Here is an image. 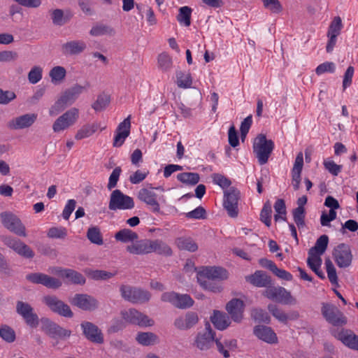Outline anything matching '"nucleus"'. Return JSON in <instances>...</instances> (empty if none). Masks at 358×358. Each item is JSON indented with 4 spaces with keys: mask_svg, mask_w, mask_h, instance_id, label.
I'll list each match as a JSON object with an SVG mask.
<instances>
[{
    "mask_svg": "<svg viewBox=\"0 0 358 358\" xmlns=\"http://www.w3.org/2000/svg\"><path fill=\"white\" fill-rule=\"evenodd\" d=\"M263 295L268 299L284 305H294L296 303V299L292 296L290 292L280 286L270 285L264 291Z\"/></svg>",
    "mask_w": 358,
    "mask_h": 358,
    "instance_id": "nucleus-4",
    "label": "nucleus"
},
{
    "mask_svg": "<svg viewBox=\"0 0 358 358\" xmlns=\"http://www.w3.org/2000/svg\"><path fill=\"white\" fill-rule=\"evenodd\" d=\"M0 217L3 225L10 231L20 236H27L25 227L15 215L10 212H3Z\"/></svg>",
    "mask_w": 358,
    "mask_h": 358,
    "instance_id": "nucleus-8",
    "label": "nucleus"
},
{
    "mask_svg": "<svg viewBox=\"0 0 358 358\" xmlns=\"http://www.w3.org/2000/svg\"><path fill=\"white\" fill-rule=\"evenodd\" d=\"M117 241L122 243H131L138 239V234L129 229H123L118 231L114 236Z\"/></svg>",
    "mask_w": 358,
    "mask_h": 358,
    "instance_id": "nucleus-36",
    "label": "nucleus"
},
{
    "mask_svg": "<svg viewBox=\"0 0 358 358\" xmlns=\"http://www.w3.org/2000/svg\"><path fill=\"white\" fill-rule=\"evenodd\" d=\"M247 281L258 287H268L271 285V279L266 272L257 271L254 274L246 277Z\"/></svg>",
    "mask_w": 358,
    "mask_h": 358,
    "instance_id": "nucleus-29",
    "label": "nucleus"
},
{
    "mask_svg": "<svg viewBox=\"0 0 358 358\" xmlns=\"http://www.w3.org/2000/svg\"><path fill=\"white\" fill-rule=\"evenodd\" d=\"M127 252L132 255H145L150 253L149 239L134 241L126 248Z\"/></svg>",
    "mask_w": 358,
    "mask_h": 358,
    "instance_id": "nucleus-30",
    "label": "nucleus"
},
{
    "mask_svg": "<svg viewBox=\"0 0 358 358\" xmlns=\"http://www.w3.org/2000/svg\"><path fill=\"white\" fill-rule=\"evenodd\" d=\"M42 78V68L38 66H34L28 74L29 81L31 84H36Z\"/></svg>",
    "mask_w": 358,
    "mask_h": 358,
    "instance_id": "nucleus-58",
    "label": "nucleus"
},
{
    "mask_svg": "<svg viewBox=\"0 0 358 358\" xmlns=\"http://www.w3.org/2000/svg\"><path fill=\"white\" fill-rule=\"evenodd\" d=\"M212 178L213 182L221 187L222 189L229 187L231 183L229 179L222 174L214 173L212 176Z\"/></svg>",
    "mask_w": 358,
    "mask_h": 358,
    "instance_id": "nucleus-59",
    "label": "nucleus"
},
{
    "mask_svg": "<svg viewBox=\"0 0 358 358\" xmlns=\"http://www.w3.org/2000/svg\"><path fill=\"white\" fill-rule=\"evenodd\" d=\"M326 270L328 278L332 285H338V276L336 268L330 259L325 260Z\"/></svg>",
    "mask_w": 358,
    "mask_h": 358,
    "instance_id": "nucleus-50",
    "label": "nucleus"
},
{
    "mask_svg": "<svg viewBox=\"0 0 358 358\" xmlns=\"http://www.w3.org/2000/svg\"><path fill=\"white\" fill-rule=\"evenodd\" d=\"M210 320L215 327L219 330H224L227 329L231 324L229 316L218 310H214L213 315L210 317Z\"/></svg>",
    "mask_w": 358,
    "mask_h": 358,
    "instance_id": "nucleus-31",
    "label": "nucleus"
},
{
    "mask_svg": "<svg viewBox=\"0 0 358 358\" xmlns=\"http://www.w3.org/2000/svg\"><path fill=\"white\" fill-rule=\"evenodd\" d=\"M254 334L263 341L273 344L278 342V337L273 330L266 326L259 325L254 328Z\"/></svg>",
    "mask_w": 358,
    "mask_h": 358,
    "instance_id": "nucleus-25",
    "label": "nucleus"
},
{
    "mask_svg": "<svg viewBox=\"0 0 358 358\" xmlns=\"http://www.w3.org/2000/svg\"><path fill=\"white\" fill-rule=\"evenodd\" d=\"M323 164L324 168L334 176H337L342 170V166L336 164L332 160H325Z\"/></svg>",
    "mask_w": 358,
    "mask_h": 358,
    "instance_id": "nucleus-62",
    "label": "nucleus"
},
{
    "mask_svg": "<svg viewBox=\"0 0 358 358\" xmlns=\"http://www.w3.org/2000/svg\"><path fill=\"white\" fill-rule=\"evenodd\" d=\"M215 340L214 333L210 325L207 323L205 327V331L199 333L195 340L196 346L201 350H206L213 345Z\"/></svg>",
    "mask_w": 358,
    "mask_h": 358,
    "instance_id": "nucleus-23",
    "label": "nucleus"
},
{
    "mask_svg": "<svg viewBox=\"0 0 358 358\" xmlns=\"http://www.w3.org/2000/svg\"><path fill=\"white\" fill-rule=\"evenodd\" d=\"M55 272L59 276L67 279L68 282L79 285H83L85 282V277L76 271L69 268L61 269L56 268Z\"/></svg>",
    "mask_w": 358,
    "mask_h": 358,
    "instance_id": "nucleus-28",
    "label": "nucleus"
},
{
    "mask_svg": "<svg viewBox=\"0 0 358 358\" xmlns=\"http://www.w3.org/2000/svg\"><path fill=\"white\" fill-rule=\"evenodd\" d=\"M26 278L32 283L41 284L50 289H57L62 286V282L59 280L42 273H29Z\"/></svg>",
    "mask_w": 358,
    "mask_h": 358,
    "instance_id": "nucleus-17",
    "label": "nucleus"
},
{
    "mask_svg": "<svg viewBox=\"0 0 358 358\" xmlns=\"http://www.w3.org/2000/svg\"><path fill=\"white\" fill-rule=\"evenodd\" d=\"M244 308V302L239 299H232L226 305L227 311L236 322H240L242 320Z\"/></svg>",
    "mask_w": 358,
    "mask_h": 358,
    "instance_id": "nucleus-24",
    "label": "nucleus"
},
{
    "mask_svg": "<svg viewBox=\"0 0 358 358\" xmlns=\"http://www.w3.org/2000/svg\"><path fill=\"white\" fill-rule=\"evenodd\" d=\"M138 197L141 201L150 206L152 213H160V206L157 200V195L152 189L147 188L140 189L138 194Z\"/></svg>",
    "mask_w": 358,
    "mask_h": 358,
    "instance_id": "nucleus-21",
    "label": "nucleus"
},
{
    "mask_svg": "<svg viewBox=\"0 0 358 358\" xmlns=\"http://www.w3.org/2000/svg\"><path fill=\"white\" fill-rule=\"evenodd\" d=\"M41 321L42 330L52 338L65 339L71 335V330L62 327L48 318H42Z\"/></svg>",
    "mask_w": 358,
    "mask_h": 358,
    "instance_id": "nucleus-10",
    "label": "nucleus"
},
{
    "mask_svg": "<svg viewBox=\"0 0 358 358\" xmlns=\"http://www.w3.org/2000/svg\"><path fill=\"white\" fill-rule=\"evenodd\" d=\"M43 302L55 313L60 316L71 318L73 316L69 305L59 299L55 296H45L43 298Z\"/></svg>",
    "mask_w": 358,
    "mask_h": 358,
    "instance_id": "nucleus-11",
    "label": "nucleus"
},
{
    "mask_svg": "<svg viewBox=\"0 0 358 358\" xmlns=\"http://www.w3.org/2000/svg\"><path fill=\"white\" fill-rule=\"evenodd\" d=\"M322 314L329 323L334 326H342L347 322L345 317L334 305L323 303Z\"/></svg>",
    "mask_w": 358,
    "mask_h": 358,
    "instance_id": "nucleus-13",
    "label": "nucleus"
},
{
    "mask_svg": "<svg viewBox=\"0 0 358 358\" xmlns=\"http://www.w3.org/2000/svg\"><path fill=\"white\" fill-rule=\"evenodd\" d=\"M38 117L36 113H26L13 118L8 122V127L13 130H20L31 127Z\"/></svg>",
    "mask_w": 358,
    "mask_h": 358,
    "instance_id": "nucleus-18",
    "label": "nucleus"
},
{
    "mask_svg": "<svg viewBox=\"0 0 358 358\" xmlns=\"http://www.w3.org/2000/svg\"><path fill=\"white\" fill-rule=\"evenodd\" d=\"M121 315L125 322L140 327H152L155 322L146 315L139 312L135 308L121 311Z\"/></svg>",
    "mask_w": 358,
    "mask_h": 358,
    "instance_id": "nucleus-7",
    "label": "nucleus"
},
{
    "mask_svg": "<svg viewBox=\"0 0 358 358\" xmlns=\"http://www.w3.org/2000/svg\"><path fill=\"white\" fill-rule=\"evenodd\" d=\"M329 243V237L327 235H322L316 241L315 246L311 248L308 251V255H315L321 256L327 250Z\"/></svg>",
    "mask_w": 358,
    "mask_h": 358,
    "instance_id": "nucleus-34",
    "label": "nucleus"
},
{
    "mask_svg": "<svg viewBox=\"0 0 358 358\" xmlns=\"http://www.w3.org/2000/svg\"><path fill=\"white\" fill-rule=\"evenodd\" d=\"M83 335L91 342L101 344L103 343V336L101 329L94 323L84 321L80 324Z\"/></svg>",
    "mask_w": 358,
    "mask_h": 358,
    "instance_id": "nucleus-19",
    "label": "nucleus"
},
{
    "mask_svg": "<svg viewBox=\"0 0 358 358\" xmlns=\"http://www.w3.org/2000/svg\"><path fill=\"white\" fill-rule=\"evenodd\" d=\"M293 219L299 229L305 226L306 210L304 208L297 207L292 211Z\"/></svg>",
    "mask_w": 358,
    "mask_h": 358,
    "instance_id": "nucleus-47",
    "label": "nucleus"
},
{
    "mask_svg": "<svg viewBox=\"0 0 358 358\" xmlns=\"http://www.w3.org/2000/svg\"><path fill=\"white\" fill-rule=\"evenodd\" d=\"M158 67L164 72L169 71L172 67V59L165 52L161 53L157 59Z\"/></svg>",
    "mask_w": 358,
    "mask_h": 358,
    "instance_id": "nucleus-45",
    "label": "nucleus"
},
{
    "mask_svg": "<svg viewBox=\"0 0 358 358\" xmlns=\"http://www.w3.org/2000/svg\"><path fill=\"white\" fill-rule=\"evenodd\" d=\"M268 310L271 315L279 322L287 324L289 316L276 305L270 303L268 305Z\"/></svg>",
    "mask_w": 358,
    "mask_h": 358,
    "instance_id": "nucleus-44",
    "label": "nucleus"
},
{
    "mask_svg": "<svg viewBox=\"0 0 358 358\" xmlns=\"http://www.w3.org/2000/svg\"><path fill=\"white\" fill-rule=\"evenodd\" d=\"M110 102V99L106 95H99L96 101L92 104V108L96 111H100L104 109Z\"/></svg>",
    "mask_w": 358,
    "mask_h": 358,
    "instance_id": "nucleus-63",
    "label": "nucleus"
},
{
    "mask_svg": "<svg viewBox=\"0 0 358 358\" xmlns=\"http://www.w3.org/2000/svg\"><path fill=\"white\" fill-rule=\"evenodd\" d=\"M253 152L261 165L267 163L268 158L274 149V143L268 140L264 134H259L253 142Z\"/></svg>",
    "mask_w": 358,
    "mask_h": 358,
    "instance_id": "nucleus-2",
    "label": "nucleus"
},
{
    "mask_svg": "<svg viewBox=\"0 0 358 358\" xmlns=\"http://www.w3.org/2000/svg\"><path fill=\"white\" fill-rule=\"evenodd\" d=\"M355 69L353 66H350L348 67L347 70L345 71L344 76H343V90H345L348 87H350L352 82V77L354 75Z\"/></svg>",
    "mask_w": 358,
    "mask_h": 358,
    "instance_id": "nucleus-64",
    "label": "nucleus"
},
{
    "mask_svg": "<svg viewBox=\"0 0 358 358\" xmlns=\"http://www.w3.org/2000/svg\"><path fill=\"white\" fill-rule=\"evenodd\" d=\"M274 209L277 213V214L274 215L275 222L278 221L280 219L285 220V217L280 216L281 215H286V206L283 199H278L275 201L274 204Z\"/></svg>",
    "mask_w": 358,
    "mask_h": 358,
    "instance_id": "nucleus-55",
    "label": "nucleus"
},
{
    "mask_svg": "<svg viewBox=\"0 0 358 358\" xmlns=\"http://www.w3.org/2000/svg\"><path fill=\"white\" fill-rule=\"evenodd\" d=\"M87 44L82 40L68 41L62 45L63 54L66 55H77L85 51Z\"/></svg>",
    "mask_w": 358,
    "mask_h": 358,
    "instance_id": "nucleus-26",
    "label": "nucleus"
},
{
    "mask_svg": "<svg viewBox=\"0 0 358 358\" xmlns=\"http://www.w3.org/2000/svg\"><path fill=\"white\" fill-rule=\"evenodd\" d=\"M176 245L180 250H187L193 252L198 250V245L190 237H180L176 241Z\"/></svg>",
    "mask_w": 358,
    "mask_h": 358,
    "instance_id": "nucleus-38",
    "label": "nucleus"
},
{
    "mask_svg": "<svg viewBox=\"0 0 358 358\" xmlns=\"http://www.w3.org/2000/svg\"><path fill=\"white\" fill-rule=\"evenodd\" d=\"M136 341L143 346L154 345L159 343V337L152 332H138L136 336Z\"/></svg>",
    "mask_w": 358,
    "mask_h": 358,
    "instance_id": "nucleus-32",
    "label": "nucleus"
},
{
    "mask_svg": "<svg viewBox=\"0 0 358 358\" xmlns=\"http://www.w3.org/2000/svg\"><path fill=\"white\" fill-rule=\"evenodd\" d=\"M307 264L310 268L321 279H324V273L321 271L322 259L320 256L315 255H308Z\"/></svg>",
    "mask_w": 358,
    "mask_h": 358,
    "instance_id": "nucleus-35",
    "label": "nucleus"
},
{
    "mask_svg": "<svg viewBox=\"0 0 358 358\" xmlns=\"http://www.w3.org/2000/svg\"><path fill=\"white\" fill-rule=\"evenodd\" d=\"M176 298V307L178 308H188L194 303L193 299L188 294H178V297Z\"/></svg>",
    "mask_w": 358,
    "mask_h": 358,
    "instance_id": "nucleus-48",
    "label": "nucleus"
},
{
    "mask_svg": "<svg viewBox=\"0 0 358 358\" xmlns=\"http://www.w3.org/2000/svg\"><path fill=\"white\" fill-rule=\"evenodd\" d=\"M85 90V87L80 85H74L66 90L61 97L50 108L49 113L51 116L57 115L67 106L71 105L78 99L80 94Z\"/></svg>",
    "mask_w": 358,
    "mask_h": 358,
    "instance_id": "nucleus-1",
    "label": "nucleus"
},
{
    "mask_svg": "<svg viewBox=\"0 0 358 358\" xmlns=\"http://www.w3.org/2000/svg\"><path fill=\"white\" fill-rule=\"evenodd\" d=\"M343 27L342 20L339 16L335 17L331 21L329 29L327 31L328 34H334L339 36Z\"/></svg>",
    "mask_w": 358,
    "mask_h": 358,
    "instance_id": "nucleus-52",
    "label": "nucleus"
},
{
    "mask_svg": "<svg viewBox=\"0 0 358 358\" xmlns=\"http://www.w3.org/2000/svg\"><path fill=\"white\" fill-rule=\"evenodd\" d=\"M336 65L332 62H326L318 65L315 69L317 75L320 76L324 73H334Z\"/></svg>",
    "mask_w": 358,
    "mask_h": 358,
    "instance_id": "nucleus-56",
    "label": "nucleus"
},
{
    "mask_svg": "<svg viewBox=\"0 0 358 358\" xmlns=\"http://www.w3.org/2000/svg\"><path fill=\"white\" fill-rule=\"evenodd\" d=\"M79 117V110L72 108L59 116L53 123L52 129L55 132H60L73 125Z\"/></svg>",
    "mask_w": 358,
    "mask_h": 358,
    "instance_id": "nucleus-12",
    "label": "nucleus"
},
{
    "mask_svg": "<svg viewBox=\"0 0 358 358\" xmlns=\"http://www.w3.org/2000/svg\"><path fill=\"white\" fill-rule=\"evenodd\" d=\"M192 11V8L187 6L180 8L177 20L181 25L189 27L191 24Z\"/></svg>",
    "mask_w": 358,
    "mask_h": 358,
    "instance_id": "nucleus-43",
    "label": "nucleus"
},
{
    "mask_svg": "<svg viewBox=\"0 0 358 358\" xmlns=\"http://www.w3.org/2000/svg\"><path fill=\"white\" fill-rule=\"evenodd\" d=\"M49 75L52 82H59L64 78L66 70L62 66H55L50 70Z\"/></svg>",
    "mask_w": 358,
    "mask_h": 358,
    "instance_id": "nucleus-53",
    "label": "nucleus"
},
{
    "mask_svg": "<svg viewBox=\"0 0 358 358\" xmlns=\"http://www.w3.org/2000/svg\"><path fill=\"white\" fill-rule=\"evenodd\" d=\"M176 83L180 88H189L192 84V78L189 72L178 71L176 72Z\"/></svg>",
    "mask_w": 358,
    "mask_h": 358,
    "instance_id": "nucleus-41",
    "label": "nucleus"
},
{
    "mask_svg": "<svg viewBox=\"0 0 358 358\" xmlns=\"http://www.w3.org/2000/svg\"><path fill=\"white\" fill-rule=\"evenodd\" d=\"M264 6L271 12L278 13L282 11V7L278 0H262Z\"/></svg>",
    "mask_w": 358,
    "mask_h": 358,
    "instance_id": "nucleus-60",
    "label": "nucleus"
},
{
    "mask_svg": "<svg viewBox=\"0 0 358 358\" xmlns=\"http://www.w3.org/2000/svg\"><path fill=\"white\" fill-rule=\"evenodd\" d=\"M90 34L92 36H112L115 34V30L110 26L103 24H96L92 27Z\"/></svg>",
    "mask_w": 358,
    "mask_h": 358,
    "instance_id": "nucleus-40",
    "label": "nucleus"
},
{
    "mask_svg": "<svg viewBox=\"0 0 358 358\" xmlns=\"http://www.w3.org/2000/svg\"><path fill=\"white\" fill-rule=\"evenodd\" d=\"M0 337L7 343L15 341L16 335L15 331L9 326L3 324L0 327Z\"/></svg>",
    "mask_w": 358,
    "mask_h": 358,
    "instance_id": "nucleus-46",
    "label": "nucleus"
},
{
    "mask_svg": "<svg viewBox=\"0 0 358 358\" xmlns=\"http://www.w3.org/2000/svg\"><path fill=\"white\" fill-rule=\"evenodd\" d=\"M228 277L229 273L227 271L220 266H206L203 268L197 273V278L218 281L226 280Z\"/></svg>",
    "mask_w": 358,
    "mask_h": 358,
    "instance_id": "nucleus-16",
    "label": "nucleus"
},
{
    "mask_svg": "<svg viewBox=\"0 0 358 358\" xmlns=\"http://www.w3.org/2000/svg\"><path fill=\"white\" fill-rule=\"evenodd\" d=\"M121 296L132 303H145L150 301V292L139 287L122 285L120 287Z\"/></svg>",
    "mask_w": 358,
    "mask_h": 358,
    "instance_id": "nucleus-3",
    "label": "nucleus"
},
{
    "mask_svg": "<svg viewBox=\"0 0 358 358\" xmlns=\"http://www.w3.org/2000/svg\"><path fill=\"white\" fill-rule=\"evenodd\" d=\"M271 206L268 201L266 202L260 213V220L268 227L271 224Z\"/></svg>",
    "mask_w": 358,
    "mask_h": 358,
    "instance_id": "nucleus-49",
    "label": "nucleus"
},
{
    "mask_svg": "<svg viewBox=\"0 0 358 358\" xmlns=\"http://www.w3.org/2000/svg\"><path fill=\"white\" fill-rule=\"evenodd\" d=\"M121 173L122 169L120 166H117L113 169L109 177L108 183L107 185V188L109 190H111L116 187Z\"/></svg>",
    "mask_w": 358,
    "mask_h": 358,
    "instance_id": "nucleus-57",
    "label": "nucleus"
},
{
    "mask_svg": "<svg viewBox=\"0 0 358 358\" xmlns=\"http://www.w3.org/2000/svg\"><path fill=\"white\" fill-rule=\"evenodd\" d=\"M252 124V117L251 115H248L245 117L243 121L241 124L240 131H241V138L243 141L245 138L246 137L250 128Z\"/></svg>",
    "mask_w": 358,
    "mask_h": 358,
    "instance_id": "nucleus-61",
    "label": "nucleus"
},
{
    "mask_svg": "<svg viewBox=\"0 0 358 358\" xmlns=\"http://www.w3.org/2000/svg\"><path fill=\"white\" fill-rule=\"evenodd\" d=\"M16 312L25 323L31 328H36L39 324V317L34 308L27 302L18 301L16 303Z\"/></svg>",
    "mask_w": 358,
    "mask_h": 358,
    "instance_id": "nucleus-9",
    "label": "nucleus"
},
{
    "mask_svg": "<svg viewBox=\"0 0 358 358\" xmlns=\"http://www.w3.org/2000/svg\"><path fill=\"white\" fill-rule=\"evenodd\" d=\"M87 236L88 239L94 244H103V238L99 229L97 227H91L88 229Z\"/></svg>",
    "mask_w": 358,
    "mask_h": 358,
    "instance_id": "nucleus-51",
    "label": "nucleus"
},
{
    "mask_svg": "<svg viewBox=\"0 0 358 358\" xmlns=\"http://www.w3.org/2000/svg\"><path fill=\"white\" fill-rule=\"evenodd\" d=\"M336 337L349 348L358 351V336L351 330L343 329Z\"/></svg>",
    "mask_w": 358,
    "mask_h": 358,
    "instance_id": "nucleus-27",
    "label": "nucleus"
},
{
    "mask_svg": "<svg viewBox=\"0 0 358 358\" xmlns=\"http://www.w3.org/2000/svg\"><path fill=\"white\" fill-rule=\"evenodd\" d=\"M99 124L92 123L83 125L79 130H78L75 138L81 140L92 136L99 128Z\"/></svg>",
    "mask_w": 358,
    "mask_h": 358,
    "instance_id": "nucleus-37",
    "label": "nucleus"
},
{
    "mask_svg": "<svg viewBox=\"0 0 358 358\" xmlns=\"http://www.w3.org/2000/svg\"><path fill=\"white\" fill-rule=\"evenodd\" d=\"M335 262L340 268H347L350 266L352 255L350 248L345 243L338 244L333 251Z\"/></svg>",
    "mask_w": 358,
    "mask_h": 358,
    "instance_id": "nucleus-14",
    "label": "nucleus"
},
{
    "mask_svg": "<svg viewBox=\"0 0 358 358\" xmlns=\"http://www.w3.org/2000/svg\"><path fill=\"white\" fill-rule=\"evenodd\" d=\"M199 322L196 313L189 311L184 315L177 317L173 322L174 327L182 331L188 330L194 327Z\"/></svg>",
    "mask_w": 358,
    "mask_h": 358,
    "instance_id": "nucleus-22",
    "label": "nucleus"
},
{
    "mask_svg": "<svg viewBox=\"0 0 358 358\" xmlns=\"http://www.w3.org/2000/svg\"><path fill=\"white\" fill-rule=\"evenodd\" d=\"M1 240L5 245L13 250L20 256L27 259L34 257V252L30 247L17 238L11 236H2Z\"/></svg>",
    "mask_w": 358,
    "mask_h": 358,
    "instance_id": "nucleus-6",
    "label": "nucleus"
},
{
    "mask_svg": "<svg viewBox=\"0 0 358 358\" xmlns=\"http://www.w3.org/2000/svg\"><path fill=\"white\" fill-rule=\"evenodd\" d=\"M71 303L79 308L86 311H93L98 308L99 301L94 297L85 294H77L73 298Z\"/></svg>",
    "mask_w": 358,
    "mask_h": 358,
    "instance_id": "nucleus-20",
    "label": "nucleus"
},
{
    "mask_svg": "<svg viewBox=\"0 0 358 358\" xmlns=\"http://www.w3.org/2000/svg\"><path fill=\"white\" fill-rule=\"evenodd\" d=\"M177 179L186 185H195L199 182L200 176L197 173L184 172L178 174Z\"/></svg>",
    "mask_w": 358,
    "mask_h": 358,
    "instance_id": "nucleus-42",
    "label": "nucleus"
},
{
    "mask_svg": "<svg viewBox=\"0 0 358 358\" xmlns=\"http://www.w3.org/2000/svg\"><path fill=\"white\" fill-rule=\"evenodd\" d=\"M252 317L258 322H263L268 323L270 322V317L268 313L261 308H254L251 312Z\"/></svg>",
    "mask_w": 358,
    "mask_h": 358,
    "instance_id": "nucleus-54",
    "label": "nucleus"
},
{
    "mask_svg": "<svg viewBox=\"0 0 358 358\" xmlns=\"http://www.w3.org/2000/svg\"><path fill=\"white\" fill-rule=\"evenodd\" d=\"M134 207L132 197L123 194L120 189H115L110 196L108 208L110 210H129Z\"/></svg>",
    "mask_w": 358,
    "mask_h": 358,
    "instance_id": "nucleus-5",
    "label": "nucleus"
},
{
    "mask_svg": "<svg viewBox=\"0 0 358 358\" xmlns=\"http://www.w3.org/2000/svg\"><path fill=\"white\" fill-rule=\"evenodd\" d=\"M150 253L156 252L159 255H171L172 253L171 248L164 242L160 240H150Z\"/></svg>",
    "mask_w": 358,
    "mask_h": 358,
    "instance_id": "nucleus-33",
    "label": "nucleus"
},
{
    "mask_svg": "<svg viewBox=\"0 0 358 358\" xmlns=\"http://www.w3.org/2000/svg\"><path fill=\"white\" fill-rule=\"evenodd\" d=\"M238 199L239 191L235 187H232L224 191V207L231 217H236L238 215Z\"/></svg>",
    "mask_w": 358,
    "mask_h": 358,
    "instance_id": "nucleus-15",
    "label": "nucleus"
},
{
    "mask_svg": "<svg viewBox=\"0 0 358 358\" xmlns=\"http://www.w3.org/2000/svg\"><path fill=\"white\" fill-rule=\"evenodd\" d=\"M197 280L201 287L206 290L213 293H220L222 291V286L217 280L204 278H197Z\"/></svg>",
    "mask_w": 358,
    "mask_h": 358,
    "instance_id": "nucleus-39",
    "label": "nucleus"
}]
</instances>
